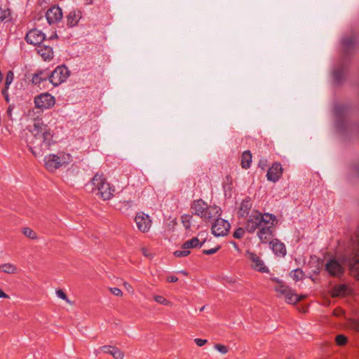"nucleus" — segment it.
<instances>
[{"label": "nucleus", "mask_w": 359, "mask_h": 359, "mask_svg": "<svg viewBox=\"0 0 359 359\" xmlns=\"http://www.w3.org/2000/svg\"><path fill=\"white\" fill-rule=\"evenodd\" d=\"M276 217L271 213L262 214L253 210L247 218L245 229L248 233L257 231V236L262 243H267L273 237V229L277 224Z\"/></svg>", "instance_id": "1"}, {"label": "nucleus", "mask_w": 359, "mask_h": 359, "mask_svg": "<svg viewBox=\"0 0 359 359\" xmlns=\"http://www.w3.org/2000/svg\"><path fill=\"white\" fill-rule=\"evenodd\" d=\"M29 131L32 136L27 140L29 150L34 156L42 155V151L48 149L53 143V134L41 119H35Z\"/></svg>", "instance_id": "2"}, {"label": "nucleus", "mask_w": 359, "mask_h": 359, "mask_svg": "<svg viewBox=\"0 0 359 359\" xmlns=\"http://www.w3.org/2000/svg\"><path fill=\"white\" fill-rule=\"evenodd\" d=\"M88 191L95 192L97 191V195L104 201L111 199L114 196L115 189L106 181L103 175L95 174L91 181L86 185Z\"/></svg>", "instance_id": "3"}, {"label": "nucleus", "mask_w": 359, "mask_h": 359, "mask_svg": "<svg viewBox=\"0 0 359 359\" xmlns=\"http://www.w3.org/2000/svg\"><path fill=\"white\" fill-rule=\"evenodd\" d=\"M46 168L50 172H54L59 168L67 165L72 161V156L69 154L62 153L60 155L49 154L44 158Z\"/></svg>", "instance_id": "4"}, {"label": "nucleus", "mask_w": 359, "mask_h": 359, "mask_svg": "<svg viewBox=\"0 0 359 359\" xmlns=\"http://www.w3.org/2000/svg\"><path fill=\"white\" fill-rule=\"evenodd\" d=\"M69 76V71L65 65L57 67L50 74L49 73V82L54 86H57L65 82Z\"/></svg>", "instance_id": "5"}, {"label": "nucleus", "mask_w": 359, "mask_h": 359, "mask_svg": "<svg viewBox=\"0 0 359 359\" xmlns=\"http://www.w3.org/2000/svg\"><path fill=\"white\" fill-rule=\"evenodd\" d=\"M55 104V97L48 93H41L34 98L35 107L42 111L52 108Z\"/></svg>", "instance_id": "6"}, {"label": "nucleus", "mask_w": 359, "mask_h": 359, "mask_svg": "<svg viewBox=\"0 0 359 359\" xmlns=\"http://www.w3.org/2000/svg\"><path fill=\"white\" fill-rule=\"evenodd\" d=\"M230 223L224 219L217 218L212 225V233L217 237L224 236L230 229Z\"/></svg>", "instance_id": "7"}, {"label": "nucleus", "mask_w": 359, "mask_h": 359, "mask_svg": "<svg viewBox=\"0 0 359 359\" xmlns=\"http://www.w3.org/2000/svg\"><path fill=\"white\" fill-rule=\"evenodd\" d=\"M135 222L139 231L143 233L148 232L151 226L152 221L150 217L143 212H137Z\"/></svg>", "instance_id": "8"}, {"label": "nucleus", "mask_w": 359, "mask_h": 359, "mask_svg": "<svg viewBox=\"0 0 359 359\" xmlns=\"http://www.w3.org/2000/svg\"><path fill=\"white\" fill-rule=\"evenodd\" d=\"M326 271L333 276L339 277L344 273L342 264L335 258L330 259L325 264Z\"/></svg>", "instance_id": "9"}, {"label": "nucleus", "mask_w": 359, "mask_h": 359, "mask_svg": "<svg viewBox=\"0 0 359 359\" xmlns=\"http://www.w3.org/2000/svg\"><path fill=\"white\" fill-rule=\"evenodd\" d=\"M45 34L40 30L34 29L29 31L25 36V39L28 43L39 46L45 40Z\"/></svg>", "instance_id": "10"}, {"label": "nucleus", "mask_w": 359, "mask_h": 359, "mask_svg": "<svg viewBox=\"0 0 359 359\" xmlns=\"http://www.w3.org/2000/svg\"><path fill=\"white\" fill-rule=\"evenodd\" d=\"M342 47L346 53L354 49L359 44V34L352 33L345 36L341 39Z\"/></svg>", "instance_id": "11"}, {"label": "nucleus", "mask_w": 359, "mask_h": 359, "mask_svg": "<svg viewBox=\"0 0 359 359\" xmlns=\"http://www.w3.org/2000/svg\"><path fill=\"white\" fill-rule=\"evenodd\" d=\"M248 258L252 262V267L260 272H268V268L264 265L260 257L254 252H247Z\"/></svg>", "instance_id": "12"}, {"label": "nucleus", "mask_w": 359, "mask_h": 359, "mask_svg": "<svg viewBox=\"0 0 359 359\" xmlns=\"http://www.w3.org/2000/svg\"><path fill=\"white\" fill-rule=\"evenodd\" d=\"M46 18L49 25L59 22L62 18V9L58 6L51 7L47 11Z\"/></svg>", "instance_id": "13"}, {"label": "nucleus", "mask_w": 359, "mask_h": 359, "mask_svg": "<svg viewBox=\"0 0 359 359\" xmlns=\"http://www.w3.org/2000/svg\"><path fill=\"white\" fill-rule=\"evenodd\" d=\"M283 168L279 163H274L268 170L266 177L269 181L276 182L282 175Z\"/></svg>", "instance_id": "14"}, {"label": "nucleus", "mask_w": 359, "mask_h": 359, "mask_svg": "<svg viewBox=\"0 0 359 359\" xmlns=\"http://www.w3.org/2000/svg\"><path fill=\"white\" fill-rule=\"evenodd\" d=\"M36 51L45 61H50L53 58V50L49 45L41 44L36 47Z\"/></svg>", "instance_id": "15"}, {"label": "nucleus", "mask_w": 359, "mask_h": 359, "mask_svg": "<svg viewBox=\"0 0 359 359\" xmlns=\"http://www.w3.org/2000/svg\"><path fill=\"white\" fill-rule=\"evenodd\" d=\"M221 214V209L217 205H207V208L205 209V213L202 219L204 221L209 222L213 219H215L217 217L219 216Z\"/></svg>", "instance_id": "16"}, {"label": "nucleus", "mask_w": 359, "mask_h": 359, "mask_svg": "<svg viewBox=\"0 0 359 359\" xmlns=\"http://www.w3.org/2000/svg\"><path fill=\"white\" fill-rule=\"evenodd\" d=\"M49 81V72L46 70H38L32 76V83L40 86L43 82Z\"/></svg>", "instance_id": "17"}, {"label": "nucleus", "mask_w": 359, "mask_h": 359, "mask_svg": "<svg viewBox=\"0 0 359 359\" xmlns=\"http://www.w3.org/2000/svg\"><path fill=\"white\" fill-rule=\"evenodd\" d=\"M207 205L208 204L203 200L198 199L193 201L191 205V208L194 215L200 217L202 219L205 209L207 208Z\"/></svg>", "instance_id": "18"}, {"label": "nucleus", "mask_w": 359, "mask_h": 359, "mask_svg": "<svg viewBox=\"0 0 359 359\" xmlns=\"http://www.w3.org/2000/svg\"><path fill=\"white\" fill-rule=\"evenodd\" d=\"M270 248L275 255L284 257L286 255V248L283 243L278 239H273L270 243Z\"/></svg>", "instance_id": "19"}, {"label": "nucleus", "mask_w": 359, "mask_h": 359, "mask_svg": "<svg viewBox=\"0 0 359 359\" xmlns=\"http://www.w3.org/2000/svg\"><path fill=\"white\" fill-rule=\"evenodd\" d=\"M252 206V203L250 198L244 199L239 209V215L241 217H248L249 218L250 215L254 210H251Z\"/></svg>", "instance_id": "20"}, {"label": "nucleus", "mask_w": 359, "mask_h": 359, "mask_svg": "<svg viewBox=\"0 0 359 359\" xmlns=\"http://www.w3.org/2000/svg\"><path fill=\"white\" fill-rule=\"evenodd\" d=\"M12 14L10 8L6 5L0 6V22H8L12 21Z\"/></svg>", "instance_id": "21"}, {"label": "nucleus", "mask_w": 359, "mask_h": 359, "mask_svg": "<svg viewBox=\"0 0 359 359\" xmlns=\"http://www.w3.org/2000/svg\"><path fill=\"white\" fill-rule=\"evenodd\" d=\"M283 296L285 297V302L287 304H292L299 302L304 297L303 296H298L290 287L283 294Z\"/></svg>", "instance_id": "22"}, {"label": "nucleus", "mask_w": 359, "mask_h": 359, "mask_svg": "<svg viewBox=\"0 0 359 359\" xmlns=\"http://www.w3.org/2000/svg\"><path fill=\"white\" fill-rule=\"evenodd\" d=\"M204 242L205 241L200 242L197 237H194L191 239L184 242L182 245V248L188 249L189 250L190 248L196 247L201 248L203 245Z\"/></svg>", "instance_id": "23"}, {"label": "nucleus", "mask_w": 359, "mask_h": 359, "mask_svg": "<svg viewBox=\"0 0 359 359\" xmlns=\"http://www.w3.org/2000/svg\"><path fill=\"white\" fill-rule=\"evenodd\" d=\"M350 273L359 280V253L357 255V258L350 263Z\"/></svg>", "instance_id": "24"}, {"label": "nucleus", "mask_w": 359, "mask_h": 359, "mask_svg": "<svg viewBox=\"0 0 359 359\" xmlns=\"http://www.w3.org/2000/svg\"><path fill=\"white\" fill-rule=\"evenodd\" d=\"M252 163V154L249 150L245 151L243 153L241 158V166L244 169H248L250 167Z\"/></svg>", "instance_id": "25"}, {"label": "nucleus", "mask_w": 359, "mask_h": 359, "mask_svg": "<svg viewBox=\"0 0 359 359\" xmlns=\"http://www.w3.org/2000/svg\"><path fill=\"white\" fill-rule=\"evenodd\" d=\"M80 19L79 12L71 11L67 17V25L69 27L75 26Z\"/></svg>", "instance_id": "26"}, {"label": "nucleus", "mask_w": 359, "mask_h": 359, "mask_svg": "<svg viewBox=\"0 0 359 359\" xmlns=\"http://www.w3.org/2000/svg\"><path fill=\"white\" fill-rule=\"evenodd\" d=\"M348 287L345 285H339L334 286L331 292L332 296L339 297L345 294L347 292Z\"/></svg>", "instance_id": "27"}, {"label": "nucleus", "mask_w": 359, "mask_h": 359, "mask_svg": "<svg viewBox=\"0 0 359 359\" xmlns=\"http://www.w3.org/2000/svg\"><path fill=\"white\" fill-rule=\"evenodd\" d=\"M0 271L8 274H13L17 273V267L10 263L0 265Z\"/></svg>", "instance_id": "28"}, {"label": "nucleus", "mask_w": 359, "mask_h": 359, "mask_svg": "<svg viewBox=\"0 0 359 359\" xmlns=\"http://www.w3.org/2000/svg\"><path fill=\"white\" fill-rule=\"evenodd\" d=\"M290 276L294 280L299 281L304 278V273L300 269H297L291 271Z\"/></svg>", "instance_id": "29"}, {"label": "nucleus", "mask_w": 359, "mask_h": 359, "mask_svg": "<svg viewBox=\"0 0 359 359\" xmlns=\"http://www.w3.org/2000/svg\"><path fill=\"white\" fill-rule=\"evenodd\" d=\"M290 288L287 285H284L282 282L278 281V285L275 287V291L278 293V297L283 296V294Z\"/></svg>", "instance_id": "30"}, {"label": "nucleus", "mask_w": 359, "mask_h": 359, "mask_svg": "<svg viewBox=\"0 0 359 359\" xmlns=\"http://www.w3.org/2000/svg\"><path fill=\"white\" fill-rule=\"evenodd\" d=\"M192 216L190 215H184L182 216V222L186 229L191 226Z\"/></svg>", "instance_id": "31"}, {"label": "nucleus", "mask_w": 359, "mask_h": 359, "mask_svg": "<svg viewBox=\"0 0 359 359\" xmlns=\"http://www.w3.org/2000/svg\"><path fill=\"white\" fill-rule=\"evenodd\" d=\"M333 76L337 83H340L344 76V69H335L333 72Z\"/></svg>", "instance_id": "32"}, {"label": "nucleus", "mask_w": 359, "mask_h": 359, "mask_svg": "<svg viewBox=\"0 0 359 359\" xmlns=\"http://www.w3.org/2000/svg\"><path fill=\"white\" fill-rule=\"evenodd\" d=\"M111 355L115 359H123L124 357V353H123V351H121L119 348L115 346L112 348Z\"/></svg>", "instance_id": "33"}, {"label": "nucleus", "mask_w": 359, "mask_h": 359, "mask_svg": "<svg viewBox=\"0 0 359 359\" xmlns=\"http://www.w3.org/2000/svg\"><path fill=\"white\" fill-rule=\"evenodd\" d=\"M154 299L158 302V304H161L162 305L165 306H169L171 305V302L166 299L165 297L161 295H156L154 297Z\"/></svg>", "instance_id": "34"}, {"label": "nucleus", "mask_w": 359, "mask_h": 359, "mask_svg": "<svg viewBox=\"0 0 359 359\" xmlns=\"http://www.w3.org/2000/svg\"><path fill=\"white\" fill-rule=\"evenodd\" d=\"M22 233L25 236L31 239H36L37 237L36 233L32 229L27 227L22 229Z\"/></svg>", "instance_id": "35"}, {"label": "nucleus", "mask_w": 359, "mask_h": 359, "mask_svg": "<svg viewBox=\"0 0 359 359\" xmlns=\"http://www.w3.org/2000/svg\"><path fill=\"white\" fill-rule=\"evenodd\" d=\"M350 171L357 176H359V161H355L350 165Z\"/></svg>", "instance_id": "36"}, {"label": "nucleus", "mask_w": 359, "mask_h": 359, "mask_svg": "<svg viewBox=\"0 0 359 359\" xmlns=\"http://www.w3.org/2000/svg\"><path fill=\"white\" fill-rule=\"evenodd\" d=\"M190 254V251L188 249L182 248L181 250H176L174 252V255L177 257H187Z\"/></svg>", "instance_id": "37"}, {"label": "nucleus", "mask_w": 359, "mask_h": 359, "mask_svg": "<svg viewBox=\"0 0 359 359\" xmlns=\"http://www.w3.org/2000/svg\"><path fill=\"white\" fill-rule=\"evenodd\" d=\"M14 79V74L12 71H9L7 73L6 78V82H5V87L6 88H9V86L11 84Z\"/></svg>", "instance_id": "38"}, {"label": "nucleus", "mask_w": 359, "mask_h": 359, "mask_svg": "<svg viewBox=\"0 0 359 359\" xmlns=\"http://www.w3.org/2000/svg\"><path fill=\"white\" fill-rule=\"evenodd\" d=\"M335 340H336V343L339 346H343V345L346 344V343L347 342L346 337L343 334L337 335L336 337Z\"/></svg>", "instance_id": "39"}, {"label": "nucleus", "mask_w": 359, "mask_h": 359, "mask_svg": "<svg viewBox=\"0 0 359 359\" xmlns=\"http://www.w3.org/2000/svg\"><path fill=\"white\" fill-rule=\"evenodd\" d=\"M131 207V202L130 201H123L120 203L119 209L122 212L126 211L128 208Z\"/></svg>", "instance_id": "40"}, {"label": "nucleus", "mask_w": 359, "mask_h": 359, "mask_svg": "<svg viewBox=\"0 0 359 359\" xmlns=\"http://www.w3.org/2000/svg\"><path fill=\"white\" fill-rule=\"evenodd\" d=\"M245 233V230L243 228H238L233 234V236L235 238H241L243 236Z\"/></svg>", "instance_id": "41"}, {"label": "nucleus", "mask_w": 359, "mask_h": 359, "mask_svg": "<svg viewBox=\"0 0 359 359\" xmlns=\"http://www.w3.org/2000/svg\"><path fill=\"white\" fill-rule=\"evenodd\" d=\"M215 348L222 354H225L228 352V348L226 346L222 344H215Z\"/></svg>", "instance_id": "42"}, {"label": "nucleus", "mask_w": 359, "mask_h": 359, "mask_svg": "<svg viewBox=\"0 0 359 359\" xmlns=\"http://www.w3.org/2000/svg\"><path fill=\"white\" fill-rule=\"evenodd\" d=\"M56 294H57V296L59 298H60V299H63V300L66 301V302H68V303H69V302H70V301H69V299L67 298V297L66 294H65V293L62 290H56Z\"/></svg>", "instance_id": "43"}, {"label": "nucleus", "mask_w": 359, "mask_h": 359, "mask_svg": "<svg viewBox=\"0 0 359 359\" xmlns=\"http://www.w3.org/2000/svg\"><path fill=\"white\" fill-rule=\"evenodd\" d=\"M219 249V246H216L213 248L209 249V250H203V253L205 255H212L217 252Z\"/></svg>", "instance_id": "44"}, {"label": "nucleus", "mask_w": 359, "mask_h": 359, "mask_svg": "<svg viewBox=\"0 0 359 359\" xmlns=\"http://www.w3.org/2000/svg\"><path fill=\"white\" fill-rule=\"evenodd\" d=\"M110 292L116 297H121L123 294L122 291L118 287H110Z\"/></svg>", "instance_id": "45"}, {"label": "nucleus", "mask_w": 359, "mask_h": 359, "mask_svg": "<svg viewBox=\"0 0 359 359\" xmlns=\"http://www.w3.org/2000/svg\"><path fill=\"white\" fill-rule=\"evenodd\" d=\"M194 342L196 344V345L198 346L201 347L203 345H205L208 342V341H207V339L196 338V339H194Z\"/></svg>", "instance_id": "46"}, {"label": "nucleus", "mask_w": 359, "mask_h": 359, "mask_svg": "<svg viewBox=\"0 0 359 359\" xmlns=\"http://www.w3.org/2000/svg\"><path fill=\"white\" fill-rule=\"evenodd\" d=\"M226 179L227 182H229V183H226L225 184H224V189L225 191H226L227 189L231 190V177L230 176H226Z\"/></svg>", "instance_id": "47"}, {"label": "nucleus", "mask_w": 359, "mask_h": 359, "mask_svg": "<svg viewBox=\"0 0 359 359\" xmlns=\"http://www.w3.org/2000/svg\"><path fill=\"white\" fill-rule=\"evenodd\" d=\"M114 346H103L102 347H101V349L102 351L105 353H109L111 355V351H112V348H114Z\"/></svg>", "instance_id": "48"}, {"label": "nucleus", "mask_w": 359, "mask_h": 359, "mask_svg": "<svg viewBox=\"0 0 359 359\" xmlns=\"http://www.w3.org/2000/svg\"><path fill=\"white\" fill-rule=\"evenodd\" d=\"M8 88H6V87H5V88L2 90V91H1V93H2V95L4 96L5 100H6V101L7 102H9V100H9V97H8Z\"/></svg>", "instance_id": "49"}, {"label": "nucleus", "mask_w": 359, "mask_h": 359, "mask_svg": "<svg viewBox=\"0 0 359 359\" xmlns=\"http://www.w3.org/2000/svg\"><path fill=\"white\" fill-rule=\"evenodd\" d=\"M123 285L127 291H128L130 293H133L134 290L133 289V287L127 282L123 283Z\"/></svg>", "instance_id": "50"}, {"label": "nucleus", "mask_w": 359, "mask_h": 359, "mask_svg": "<svg viewBox=\"0 0 359 359\" xmlns=\"http://www.w3.org/2000/svg\"><path fill=\"white\" fill-rule=\"evenodd\" d=\"M167 280L170 283H175L178 280V278L175 276H170L167 278Z\"/></svg>", "instance_id": "51"}, {"label": "nucleus", "mask_w": 359, "mask_h": 359, "mask_svg": "<svg viewBox=\"0 0 359 359\" xmlns=\"http://www.w3.org/2000/svg\"><path fill=\"white\" fill-rule=\"evenodd\" d=\"M0 298L8 299L9 296L0 289Z\"/></svg>", "instance_id": "52"}, {"label": "nucleus", "mask_w": 359, "mask_h": 359, "mask_svg": "<svg viewBox=\"0 0 359 359\" xmlns=\"http://www.w3.org/2000/svg\"><path fill=\"white\" fill-rule=\"evenodd\" d=\"M12 111H13V108L11 106H9L7 109V114L10 118H12Z\"/></svg>", "instance_id": "53"}, {"label": "nucleus", "mask_w": 359, "mask_h": 359, "mask_svg": "<svg viewBox=\"0 0 359 359\" xmlns=\"http://www.w3.org/2000/svg\"><path fill=\"white\" fill-rule=\"evenodd\" d=\"M142 253L143 255L147 257H150V254L148 252L147 250L145 249V248H142Z\"/></svg>", "instance_id": "54"}, {"label": "nucleus", "mask_w": 359, "mask_h": 359, "mask_svg": "<svg viewBox=\"0 0 359 359\" xmlns=\"http://www.w3.org/2000/svg\"><path fill=\"white\" fill-rule=\"evenodd\" d=\"M93 0H84L85 4L90 5L93 4Z\"/></svg>", "instance_id": "55"}, {"label": "nucleus", "mask_w": 359, "mask_h": 359, "mask_svg": "<svg viewBox=\"0 0 359 359\" xmlns=\"http://www.w3.org/2000/svg\"><path fill=\"white\" fill-rule=\"evenodd\" d=\"M56 38H57V34H54V35H53V36H51L50 37V39H56Z\"/></svg>", "instance_id": "56"}, {"label": "nucleus", "mask_w": 359, "mask_h": 359, "mask_svg": "<svg viewBox=\"0 0 359 359\" xmlns=\"http://www.w3.org/2000/svg\"><path fill=\"white\" fill-rule=\"evenodd\" d=\"M180 273L184 274V275H187V273L185 271H181Z\"/></svg>", "instance_id": "57"}, {"label": "nucleus", "mask_w": 359, "mask_h": 359, "mask_svg": "<svg viewBox=\"0 0 359 359\" xmlns=\"http://www.w3.org/2000/svg\"><path fill=\"white\" fill-rule=\"evenodd\" d=\"M356 330L359 332V323L356 325Z\"/></svg>", "instance_id": "58"}, {"label": "nucleus", "mask_w": 359, "mask_h": 359, "mask_svg": "<svg viewBox=\"0 0 359 359\" xmlns=\"http://www.w3.org/2000/svg\"><path fill=\"white\" fill-rule=\"evenodd\" d=\"M205 309V306H202L201 309H200V311H204Z\"/></svg>", "instance_id": "59"}, {"label": "nucleus", "mask_w": 359, "mask_h": 359, "mask_svg": "<svg viewBox=\"0 0 359 359\" xmlns=\"http://www.w3.org/2000/svg\"><path fill=\"white\" fill-rule=\"evenodd\" d=\"M287 359H295V358L293 357H289Z\"/></svg>", "instance_id": "60"}]
</instances>
